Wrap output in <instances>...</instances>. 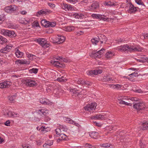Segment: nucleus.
Here are the masks:
<instances>
[{
    "instance_id": "e2e57ef3",
    "label": "nucleus",
    "mask_w": 148,
    "mask_h": 148,
    "mask_svg": "<svg viewBox=\"0 0 148 148\" xmlns=\"http://www.w3.org/2000/svg\"><path fill=\"white\" fill-rule=\"evenodd\" d=\"M109 83L112 82V83H115L116 82L115 80L112 79V78L109 77Z\"/></svg>"
},
{
    "instance_id": "f3484780",
    "label": "nucleus",
    "mask_w": 148,
    "mask_h": 148,
    "mask_svg": "<svg viewBox=\"0 0 148 148\" xmlns=\"http://www.w3.org/2000/svg\"><path fill=\"white\" fill-rule=\"evenodd\" d=\"M128 5L129 6V9L128 10V12L130 13H134L137 11L136 8H138V7H134V5L131 3H128Z\"/></svg>"
},
{
    "instance_id": "bf43d9fd",
    "label": "nucleus",
    "mask_w": 148,
    "mask_h": 148,
    "mask_svg": "<svg viewBox=\"0 0 148 148\" xmlns=\"http://www.w3.org/2000/svg\"><path fill=\"white\" fill-rule=\"evenodd\" d=\"M138 73L137 72H134L129 75V76L132 75L133 76L132 77L136 76H137Z\"/></svg>"
},
{
    "instance_id": "7c9ffc66",
    "label": "nucleus",
    "mask_w": 148,
    "mask_h": 148,
    "mask_svg": "<svg viewBox=\"0 0 148 148\" xmlns=\"http://www.w3.org/2000/svg\"><path fill=\"white\" fill-rule=\"evenodd\" d=\"M100 146L106 148H112L113 147V146L112 145L109 144L108 143L103 144L101 145Z\"/></svg>"
},
{
    "instance_id": "e433bc0d",
    "label": "nucleus",
    "mask_w": 148,
    "mask_h": 148,
    "mask_svg": "<svg viewBox=\"0 0 148 148\" xmlns=\"http://www.w3.org/2000/svg\"><path fill=\"white\" fill-rule=\"evenodd\" d=\"M56 25V23L55 22H50L48 21L47 27H54Z\"/></svg>"
},
{
    "instance_id": "de8ad7c7",
    "label": "nucleus",
    "mask_w": 148,
    "mask_h": 148,
    "mask_svg": "<svg viewBox=\"0 0 148 148\" xmlns=\"http://www.w3.org/2000/svg\"><path fill=\"white\" fill-rule=\"evenodd\" d=\"M4 16L3 14L0 15V24H1L4 20Z\"/></svg>"
},
{
    "instance_id": "39448f33",
    "label": "nucleus",
    "mask_w": 148,
    "mask_h": 148,
    "mask_svg": "<svg viewBox=\"0 0 148 148\" xmlns=\"http://www.w3.org/2000/svg\"><path fill=\"white\" fill-rule=\"evenodd\" d=\"M52 12V11L50 10L45 9L39 11L37 12L36 15L37 17H39L40 15H47Z\"/></svg>"
},
{
    "instance_id": "ea45409f",
    "label": "nucleus",
    "mask_w": 148,
    "mask_h": 148,
    "mask_svg": "<svg viewBox=\"0 0 148 148\" xmlns=\"http://www.w3.org/2000/svg\"><path fill=\"white\" fill-rule=\"evenodd\" d=\"M51 63L52 64L55 66L58 67L60 62L58 61L55 60H52Z\"/></svg>"
},
{
    "instance_id": "2f4dec72",
    "label": "nucleus",
    "mask_w": 148,
    "mask_h": 148,
    "mask_svg": "<svg viewBox=\"0 0 148 148\" xmlns=\"http://www.w3.org/2000/svg\"><path fill=\"white\" fill-rule=\"evenodd\" d=\"M99 38H95L91 40V41L93 44L96 45L97 43L99 41Z\"/></svg>"
},
{
    "instance_id": "72a5a7b5",
    "label": "nucleus",
    "mask_w": 148,
    "mask_h": 148,
    "mask_svg": "<svg viewBox=\"0 0 148 148\" xmlns=\"http://www.w3.org/2000/svg\"><path fill=\"white\" fill-rule=\"evenodd\" d=\"M73 16L75 18H82L84 16V15L82 14L77 13L74 14Z\"/></svg>"
},
{
    "instance_id": "c9c22d12",
    "label": "nucleus",
    "mask_w": 148,
    "mask_h": 148,
    "mask_svg": "<svg viewBox=\"0 0 148 148\" xmlns=\"http://www.w3.org/2000/svg\"><path fill=\"white\" fill-rule=\"evenodd\" d=\"M0 43L1 44L7 42L6 39L1 36H0Z\"/></svg>"
},
{
    "instance_id": "c756f323",
    "label": "nucleus",
    "mask_w": 148,
    "mask_h": 148,
    "mask_svg": "<svg viewBox=\"0 0 148 148\" xmlns=\"http://www.w3.org/2000/svg\"><path fill=\"white\" fill-rule=\"evenodd\" d=\"M46 128L45 127L42 126L39 129V130L41 132V133L44 134L47 132V131L46 130Z\"/></svg>"
},
{
    "instance_id": "9b49d317",
    "label": "nucleus",
    "mask_w": 148,
    "mask_h": 148,
    "mask_svg": "<svg viewBox=\"0 0 148 148\" xmlns=\"http://www.w3.org/2000/svg\"><path fill=\"white\" fill-rule=\"evenodd\" d=\"M17 7L14 5H11L9 6H6L5 8V11L8 13H11L15 10Z\"/></svg>"
},
{
    "instance_id": "ddd939ff",
    "label": "nucleus",
    "mask_w": 148,
    "mask_h": 148,
    "mask_svg": "<svg viewBox=\"0 0 148 148\" xmlns=\"http://www.w3.org/2000/svg\"><path fill=\"white\" fill-rule=\"evenodd\" d=\"M96 104L95 103H91L87 104L84 107L85 110L90 111V110H95L96 108Z\"/></svg>"
},
{
    "instance_id": "423d86ee",
    "label": "nucleus",
    "mask_w": 148,
    "mask_h": 148,
    "mask_svg": "<svg viewBox=\"0 0 148 148\" xmlns=\"http://www.w3.org/2000/svg\"><path fill=\"white\" fill-rule=\"evenodd\" d=\"M54 39V42L60 44L64 42L65 38L62 35H58L53 38Z\"/></svg>"
},
{
    "instance_id": "6ab92c4d",
    "label": "nucleus",
    "mask_w": 148,
    "mask_h": 148,
    "mask_svg": "<svg viewBox=\"0 0 148 148\" xmlns=\"http://www.w3.org/2000/svg\"><path fill=\"white\" fill-rule=\"evenodd\" d=\"M39 102L41 103L44 105H51L52 103L49 100L45 98H41L39 100Z\"/></svg>"
},
{
    "instance_id": "a878e982",
    "label": "nucleus",
    "mask_w": 148,
    "mask_h": 148,
    "mask_svg": "<svg viewBox=\"0 0 148 148\" xmlns=\"http://www.w3.org/2000/svg\"><path fill=\"white\" fill-rule=\"evenodd\" d=\"M15 54L17 58H21L23 56V53L20 51L18 49L16 51Z\"/></svg>"
},
{
    "instance_id": "3c124183",
    "label": "nucleus",
    "mask_w": 148,
    "mask_h": 148,
    "mask_svg": "<svg viewBox=\"0 0 148 148\" xmlns=\"http://www.w3.org/2000/svg\"><path fill=\"white\" fill-rule=\"evenodd\" d=\"M139 99H138L137 98H136V97H132V98L130 100L134 102V101H138V100ZM133 103V102L132 103Z\"/></svg>"
},
{
    "instance_id": "f257e3e1",
    "label": "nucleus",
    "mask_w": 148,
    "mask_h": 148,
    "mask_svg": "<svg viewBox=\"0 0 148 148\" xmlns=\"http://www.w3.org/2000/svg\"><path fill=\"white\" fill-rule=\"evenodd\" d=\"M117 50L122 52H131L134 51H142L143 49L140 48L134 47L130 45L125 44L118 47Z\"/></svg>"
},
{
    "instance_id": "412c9836",
    "label": "nucleus",
    "mask_w": 148,
    "mask_h": 148,
    "mask_svg": "<svg viewBox=\"0 0 148 148\" xmlns=\"http://www.w3.org/2000/svg\"><path fill=\"white\" fill-rule=\"evenodd\" d=\"M98 117V120H105L107 118V116L104 114H97V117Z\"/></svg>"
},
{
    "instance_id": "6e6552de",
    "label": "nucleus",
    "mask_w": 148,
    "mask_h": 148,
    "mask_svg": "<svg viewBox=\"0 0 148 148\" xmlns=\"http://www.w3.org/2000/svg\"><path fill=\"white\" fill-rule=\"evenodd\" d=\"M132 104H134L133 106L134 108L138 111L143 110L145 107V106L143 103H134V102H133Z\"/></svg>"
},
{
    "instance_id": "c85d7f7f",
    "label": "nucleus",
    "mask_w": 148,
    "mask_h": 148,
    "mask_svg": "<svg viewBox=\"0 0 148 148\" xmlns=\"http://www.w3.org/2000/svg\"><path fill=\"white\" fill-rule=\"evenodd\" d=\"M142 127L143 130H147L148 128V121L143 123L142 125Z\"/></svg>"
},
{
    "instance_id": "f704fd0d",
    "label": "nucleus",
    "mask_w": 148,
    "mask_h": 148,
    "mask_svg": "<svg viewBox=\"0 0 148 148\" xmlns=\"http://www.w3.org/2000/svg\"><path fill=\"white\" fill-rule=\"evenodd\" d=\"M49 21H47L45 19H43L41 21V25L45 27H47L48 25V22Z\"/></svg>"
},
{
    "instance_id": "6e6d98bb",
    "label": "nucleus",
    "mask_w": 148,
    "mask_h": 148,
    "mask_svg": "<svg viewBox=\"0 0 148 148\" xmlns=\"http://www.w3.org/2000/svg\"><path fill=\"white\" fill-rule=\"evenodd\" d=\"M140 59L143 60V61L144 62L147 61L148 60V58L146 57L145 56H143L141 57L140 58Z\"/></svg>"
},
{
    "instance_id": "680f3d73",
    "label": "nucleus",
    "mask_w": 148,
    "mask_h": 148,
    "mask_svg": "<svg viewBox=\"0 0 148 148\" xmlns=\"http://www.w3.org/2000/svg\"><path fill=\"white\" fill-rule=\"evenodd\" d=\"M106 5H108L110 6L113 5V4L110 1L107 2H106Z\"/></svg>"
},
{
    "instance_id": "4d7b16f0",
    "label": "nucleus",
    "mask_w": 148,
    "mask_h": 148,
    "mask_svg": "<svg viewBox=\"0 0 148 148\" xmlns=\"http://www.w3.org/2000/svg\"><path fill=\"white\" fill-rule=\"evenodd\" d=\"M65 66V65L64 63L62 62H60L58 67L64 68Z\"/></svg>"
},
{
    "instance_id": "37998d69",
    "label": "nucleus",
    "mask_w": 148,
    "mask_h": 148,
    "mask_svg": "<svg viewBox=\"0 0 148 148\" xmlns=\"http://www.w3.org/2000/svg\"><path fill=\"white\" fill-rule=\"evenodd\" d=\"M68 2L75 4L76 2L79 1H80L81 0H66Z\"/></svg>"
},
{
    "instance_id": "8fccbe9b",
    "label": "nucleus",
    "mask_w": 148,
    "mask_h": 148,
    "mask_svg": "<svg viewBox=\"0 0 148 148\" xmlns=\"http://www.w3.org/2000/svg\"><path fill=\"white\" fill-rule=\"evenodd\" d=\"M109 77H105L104 76L103 79V80L104 82H109Z\"/></svg>"
},
{
    "instance_id": "79ce46f5",
    "label": "nucleus",
    "mask_w": 148,
    "mask_h": 148,
    "mask_svg": "<svg viewBox=\"0 0 148 148\" xmlns=\"http://www.w3.org/2000/svg\"><path fill=\"white\" fill-rule=\"evenodd\" d=\"M38 69H37L32 68L29 70L30 72L32 73H33L35 74H36L38 72Z\"/></svg>"
},
{
    "instance_id": "4468645a",
    "label": "nucleus",
    "mask_w": 148,
    "mask_h": 148,
    "mask_svg": "<svg viewBox=\"0 0 148 148\" xmlns=\"http://www.w3.org/2000/svg\"><path fill=\"white\" fill-rule=\"evenodd\" d=\"M102 73L101 70H95L88 71L86 72L87 74L89 75L92 76L94 75H96L99 74H101Z\"/></svg>"
},
{
    "instance_id": "aec40b11",
    "label": "nucleus",
    "mask_w": 148,
    "mask_h": 148,
    "mask_svg": "<svg viewBox=\"0 0 148 148\" xmlns=\"http://www.w3.org/2000/svg\"><path fill=\"white\" fill-rule=\"evenodd\" d=\"M77 83L79 84H81L82 85H89L90 84V83L88 81H84V79L82 78L78 79Z\"/></svg>"
},
{
    "instance_id": "13d9d810",
    "label": "nucleus",
    "mask_w": 148,
    "mask_h": 148,
    "mask_svg": "<svg viewBox=\"0 0 148 148\" xmlns=\"http://www.w3.org/2000/svg\"><path fill=\"white\" fill-rule=\"evenodd\" d=\"M67 121H68L69 123L71 124H73V123H74V121H73L69 118H67Z\"/></svg>"
},
{
    "instance_id": "a18cd8bd",
    "label": "nucleus",
    "mask_w": 148,
    "mask_h": 148,
    "mask_svg": "<svg viewBox=\"0 0 148 148\" xmlns=\"http://www.w3.org/2000/svg\"><path fill=\"white\" fill-rule=\"evenodd\" d=\"M7 49H6L5 47L1 49L0 50V53H7L8 52Z\"/></svg>"
},
{
    "instance_id": "5fc2aeb1",
    "label": "nucleus",
    "mask_w": 148,
    "mask_h": 148,
    "mask_svg": "<svg viewBox=\"0 0 148 148\" xmlns=\"http://www.w3.org/2000/svg\"><path fill=\"white\" fill-rule=\"evenodd\" d=\"M135 92L138 93H143V92L142 91L141 89H136L134 90Z\"/></svg>"
},
{
    "instance_id": "c03bdc74",
    "label": "nucleus",
    "mask_w": 148,
    "mask_h": 148,
    "mask_svg": "<svg viewBox=\"0 0 148 148\" xmlns=\"http://www.w3.org/2000/svg\"><path fill=\"white\" fill-rule=\"evenodd\" d=\"M136 2L138 5H140L143 6L144 7L145 6L143 3L142 2L141 0H135Z\"/></svg>"
},
{
    "instance_id": "338daca9",
    "label": "nucleus",
    "mask_w": 148,
    "mask_h": 148,
    "mask_svg": "<svg viewBox=\"0 0 148 148\" xmlns=\"http://www.w3.org/2000/svg\"><path fill=\"white\" fill-rule=\"evenodd\" d=\"M81 3L82 4L84 3H88V0H83L80 1Z\"/></svg>"
},
{
    "instance_id": "69168bd1",
    "label": "nucleus",
    "mask_w": 148,
    "mask_h": 148,
    "mask_svg": "<svg viewBox=\"0 0 148 148\" xmlns=\"http://www.w3.org/2000/svg\"><path fill=\"white\" fill-rule=\"evenodd\" d=\"M115 88H121V85L119 84H115Z\"/></svg>"
},
{
    "instance_id": "09e8293b",
    "label": "nucleus",
    "mask_w": 148,
    "mask_h": 148,
    "mask_svg": "<svg viewBox=\"0 0 148 148\" xmlns=\"http://www.w3.org/2000/svg\"><path fill=\"white\" fill-rule=\"evenodd\" d=\"M12 47L13 46L12 45H6V46L5 47V48L6 49H7V50H8V51L9 52L10 50L11 49Z\"/></svg>"
},
{
    "instance_id": "49530a36",
    "label": "nucleus",
    "mask_w": 148,
    "mask_h": 148,
    "mask_svg": "<svg viewBox=\"0 0 148 148\" xmlns=\"http://www.w3.org/2000/svg\"><path fill=\"white\" fill-rule=\"evenodd\" d=\"M57 80L58 81L60 82H64L66 81V79H64L63 77H61L58 78Z\"/></svg>"
},
{
    "instance_id": "9d476101",
    "label": "nucleus",
    "mask_w": 148,
    "mask_h": 148,
    "mask_svg": "<svg viewBox=\"0 0 148 148\" xmlns=\"http://www.w3.org/2000/svg\"><path fill=\"white\" fill-rule=\"evenodd\" d=\"M60 5L62 9L67 11L69 10H72L74 9V8L70 5L68 4L64 3H61Z\"/></svg>"
},
{
    "instance_id": "b1692460",
    "label": "nucleus",
    "mask_w": 148,
    "mask_h": 148,
    "mask_svg": "<svg viewBox=\"0 0 148 148\" xmlns=\"http://www.w3.org/2000/svg\"><path fill=\"white\" fill-rule=\"evenodd\" d=\"M114 56L113 53L111 51H108L105 55V57L107 59H110Z\"/></svg>"
},
{
    "instance_id": "864d4df0",
    "label": "nucleus",
    "mask_w": 148,
    "mask_h": 148,
    "mask_svg": "<svg viewBox=\"0 0 148 148\" xmlns=\"http://www.w3.org/2000/svg\"><path fill=\"white\" fill-rule=\"evenodd\" d=\"M22 147L23 148H31V146L28 144H23Z\"/></svg>"
},
{
    "instance_id": "0e129e2a",
    "label": "nucleus",
    "mask_w": 148,
    "mask_h": 148,
    "mask_svg": "<svg viewBox=\"0 0 148 148\" xmlns=\"http://www.w3.org/2000/svg\"><path fill=\"white\" fill-rule=\"evenodd\" d=\"M5 125L7 126H10V122L9 120L6 121L4 123Z\"/></svg>"
},
{
    "instance_id": "7ed1b4c3",
    "label": "nucleus",
    "mask_w": 148,
    "mask_h": 148,
    "mask_svg": "<svg viewBox=\"0 0 148 148\" xmlns=\"http://www.w3.org/2000/svg\"><path fill=\"white\" fill-rule=\"evenodd\" d=\"M1 33L2 34L11 38L14 37L16 36L15 32L13 31L2 29L1 30Z\"/></svg>"
},
{
    "instance_id": "58836bf2",
    "label": "nucleus",
    "mask_w": 148,
    "mask_h": 148,
    "mask_svg": "<svg viewBox=\"0 0 148 148\" xmlns=\"http://www.w3.org/2000/svg\"><path fill=\"white\" fill-rule=\"evenodd\" d=\"M59 128L61 130H62V131L64 132H66L67 130V128L66 127L65 125H60L59 126Z\"/></svg>"
},
{
    "instance_id": "052dcab7",
    "label": "nucleus",
    "mask_w": 148,
    "mask_h": 148,
    "mask_svg": "<svg viewBox=\"0 0 148 148\" xmlns=\"http://www.w3.org/2000/svg\"><path fill=\"white\" fill-rule=\"evenodd\" d=\"M93 123L96 125L98 127H101L102 125L101 123H97L96 121L93 122Z\"/></svg>"
},
{
    "instance_id": "774afa93",
    "label": "nucleus",
    "mask_w": 148,
    "mask_h": 148,
    "mask_svg": "<svg viewBox=\"0 0 148 148\" xmlns=\"http://www.w3.org/2000/svg\"><path fill=\"white\" fill-rule=\"evenodd\" d=\"M143 36L144 37V38L145 39H148V34L146 33L144 34H143Z\"/></svg>"
},
{
    "instance_id": "603ef678",
    "label": "nucleus",
    "mask_w": 148,
    "mask_h": 148,
    "mask_svg": "<svg viewBox=\"0 0 148 148\" xmlns=\"http://www.w3.org/2000/svg\"><path fill=\"white\" fill-rule=\"evenodd\" d=\"M48 4L49 6L52 8H55L56 6L54 4H53L51 3H48Z\"/></svg>"
},
{
    "instance_id": "0eeeda50",
    "label": "nucleus",
    "mask_w": 148,
    "mask_h": 148,
    "mask_svg": "<svg viewBox=\"0 0 148 148\" xmlns=\"http://www.w3.org/2000/svg\"><path fill=\"white\" fill-rule=\"evenodd\" d=\"M92 17L94 18L97 19H99L103 21H106L109 18L106 17V16L104 15H102L100 14H93L91 15Z\"/></svg>"
},
{
    "instance_id": "dca6fc26",
    "label": "nucleus",
    "mask_w": 148,
    "mask_h": 148,
    "mask_svg": "<svg viewBox=\"0 0 148 148\" xmlns=\"http://www.w3.org/2000/svg\"><path fill=\"white\" fill-rule=\"evenodd\" d=\"M12 82L8 81H5L0 83V88H9L12 85Z\"/></svg>"
},
{
    "instance_id": "bb28decb",
    "label": "nucleus",
    "mask_w": 148,
    "mask_h": 148,
    "mask_svg": "<svg viewBox=\"0 0 148 148\" xmlns=\"http://www.w3.org/2000/svg\"><path fill=\"white\" fill-rule=\"evenodd\" d=\"M27 62L26 60H18L16 61L15 62V64H19L20 65L26 64H27Z\"/></svg>"
},
{
    "instance_id": "a211bd4d",
    "label": "nucleus",
    "mask_w": 148,
    "mask_h": 148,
    "mask_svg": "<svg viewBox=\"0 0 148 148\" xmlns=\"http://www.w3.org/2000/svg\"><path fill=\"white\" fill-rule=\"evenodd\" d=\"M117 102L119 104L130 106H132V103L130 101H128V102L130 103H128L127 102L125 101L122 99H118Z\"/></svg>"
},
{
    "instance_id": "4be33fe9",
    "label": "nucleus",
    "mask_w": 148,
    "mask_h": 148,
    "mask_svg": "<svg viewBox=\"0 0 148 148\" xmlns=\"http://www.w3.org/2000/svg\"><path fill=\"white\" fill-rule=\"evenodd\" d=\"M99 3L96 1L94 2L91 5V9L93 10H94L99 8Z\"/></svg>"
},
{
    "instance_id": "20e7f679",
    "label": "nucleus",
    "mask_w": 148,
    "mask_h": 148,
    "mask_svg": "<svg viewBox=\"0 0 148 148\" xmlns=\"http://www.w3.org/2000/svg\"><path fill=\"white\" fill-rule=\"evenodd\" d=\"M105 51V49H102L100 50L95 52V51H93L90 55V56L92 58H99L101 57V56L102 55L104 51Z\"/></svg>"
},
{
    "instance_id": "f8f14e48",
    "label": "nucleus",
    "mask_w": 148,
    "mask_h": 148,
    "mask_svg": "<svg viewBox=\"0 0 148 148\" xmlns=\"http://www.w3.org/2000/svg\"><path fill=\"white\" fill-rule=\"evenodd\" d=\"M26 85L29 87L36 86L37 85V83L35 81L30 79H27L25 80Z\"/></svg>"
},
{
    "instance_id": "5701e85b",
    "label": "nucleus",
    "mask_w": 148,
    "mask_h": 148,
    "mask_svg": "<svg viewBox=\"0 0 148 148\" xmlns=\"http://www.w3.org/2000/svg\"><path fill=\"white\" fill-rule=\"evenodd\" d=\"M53 140H49L47 141L46 143L45 144L43 145V146L44 147L48 148L50 146L53 145Z\"/></svg>"
},
{
    "instance_id": "a19ab883",
    "label": "nucleus",
    "mask_w": 148,
    "mask_h": 148,
    "mask_svg": "<svg viewBox=\"0 0 148 148\" xmlns=\"http://www.w3.org/2000/svg\"><path fill=\"white\" fill-rule=\"evenodd\" d=\"M55 131L56 134L58 135V136H59L60 135V134H62V131L61 129L58 128H57L56 130Z\"/></svg>"
},
{
    "instance_id": "393cba45",
    "label": "nucleus",
    "mask_w": 148,
    "mask_h": 148,
    "mask_svg": "<svg viewBox=\"0 0 148 148\" xmlns=\"http://www.w3.org/2000/svg\"><path fill=\"white\" fill-rule=\"evenodd\" d=\"M98 135V133L95 132H92L89 134V135L92 138H96Z\"/></svg>"
},
{
    "instance_id": "f03ea898",
    "label": "nucleus",
    "mask_w": 148,
    "mask_h": 148,
    "mask_svg": "<svg viewBox=\"0 0 148 148\" xmlns=\"http://www.w3.org/2000/svg\"><path fill=\"white\" fill-rule=\"evenodd\" d=\"M48 112L47 110H45L44 109H40L36 110V114L34 115V120L36 121H39L41 116H46Z\"/></svg>"
},
{
    "instance_id": "2eb2a0df",
    "label": "nucleus",
    "mask_w": 148,
    "mask_h": 148,
    "mask_svg": "<svg viewBox=\"0 0 148 148\" xmlns=\"http://www.w3.org/2000/svg\"><path fill=\"white\" fill-rule=\"evenodd\" d=\"M4 115L6 117H17L19 116V114L15 113L13 112L8 110H7V111L5 110V112L4 113Z\"/></svg>"
},
{
    "instance_id": "473e14b6",
    "label": "nucleus",
    "mask_w": 148,
    "mask_h": 148,
    "mask_svg": "<svg viewBox=\"0 0 148 148\" xmlns=\"http://www.w3.org/2000/svg\"><path fill=\"white\" fill-rule=\"evenodd\" d=\"M74 29V27L73 26H69L65 28V31L67 32H71Z\"/></svg>"
},
{
    "instance_id": "cd10ccee",
    "label": "nucleus",
    "mask_w": 148,
    "mask_h": 148,
    "mask_svg": "<svg viewBox=\"0 0 148 148\" xmlns=\"http://www.w3.org/2000/svg\"><path fill=\"white\" fill-rule=\"evenodd\" d=\"M59 136L60 137L58 140L57 142L58 141V140H66L67 136L65 134H64L63 133L60 134V135Z\"/></svg>"
},
{
    "instance_id": "1a4fd4ad",
    "label": "nucleus",
    "mask_w": 148,
    "mask_h": 148,
    "mask_svg": "<svg viewBox=\"0 0 148 148\" xmlns=\"http://www.w3.org/2000/svg\"><path fill=\"white\" fill-rule=\"evenodd\" d=\"M37 42L44 47H47L49 45L47 44V41L45 38H40L37 39Z\"/></svg>"
},
{
    "instance_id": "4c0bfd02",
    "label": "nucleus",
    "mask_w": 148,
    "mask_h": 148,
    "mask_svg": "<svg viewBox=\"0 0 148 148\" xmlns=\"http://www.w3.org/2000/svg\"><path fill=\"white\" fill-rule=\"evenodd\" d=\"M8 98L10 101L14 102L16 98V96L15 95L10 96H8Z\"/></svg>"
}]
</instances>
